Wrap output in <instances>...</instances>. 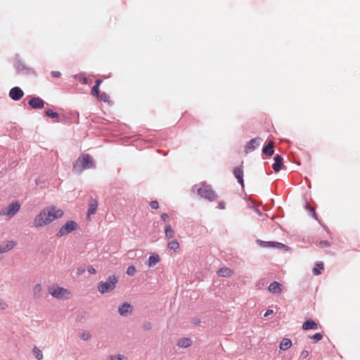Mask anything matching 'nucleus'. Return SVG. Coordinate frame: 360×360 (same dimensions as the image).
<instances>
[{
    "label": "nucleus",
    "instance_id": "obj_35",
    "mask_svg": "<svg viewBox=\"0 0 360 360\" xmlns=\"http://www.w3.org/2000/svg\"><path fill=\"white\" fill-rule=\"evenodd\" d=\"M136 272V268L134 266H129L127 269V274L129 276H134Z\"/></svg>",
    "mask_w": 360,
    "mask_h": 360
},
{
    "label": "nucleus",
    "instance_id": "obj_15",
    "mask_svg": "<svg viewBox=\"0 0 360 360\" xmlns=\"http://www.w3.org/2000/svg\"><path fill=\"white\" fill-rule=\"evenodd\" d=\"M233 174L235 177L237 179L238 182L243 187L244 186V180H243V170L242 167H236L233 169Z\"/></svg>",
    "mask_w": 360,
    "mask_h": 360
},
{
    "label": "nucleus",
    "instance_id": "obj_33",
    "mask_svg": "<svg viewBox=\"0 0 360 360\" xmlns=\"http://www.w3.org/2000/svg\"><path fill=\"white\" fill-rule=\"evenodd\" d=\"M34 353L35 354L36 358L38 360H41L43 358V354H42L41 351L40 349H37V347H34Z\"/></svg>",
    "mask_w": 360,
    "mask_h": 360
},
{
    "label": "nucleus",
    "instance_id": "obj_32",
    "mask_svg": "<svg viewBox=\"0 0 360 360\" xmlns=\"http://www.w3.org/2000/svg\"><path fill=\"white\" fill-rule=\"evenodd\" d=\"M79 337L81 339H82L83 340H89L91 335V334L87 332V331H82L80 334H79Z\"/></svg>",
    "mask_w": 360,
    "mask_h": 360
},
{
    "label": "nucleus",
    "instance_id": "obj_46",
    "mask_svg": "<svg viewBox=\"0 0 360 360\" xmlns=\"http://www.w3.org/2000/svg\"><path fill=\"white\" fill-rule=\"evenodd\" d=\"M168 218L169 215L167 213H163L161 214V219L163 221L166 222Z\"/></svg>",
    "mask_w": 360,
    "mask_h": 360
},
{
    "label": "nucleus",
    "instance_id": "obj_34",
    "mask_svg": "<svg viewBox=\"0 0 360 360\" xmlns=\"http://www.w3.org/2000/svg\"><path fill=\"white\" fill-rule=\"evenodd\" d=\"M122 356L121 354L109 355L106 360H122Z\"/></svg>",
    "mask_w": 360,
    "mask_h": 360
},
{
    "label": "nucleus",
    "instance_id": "obj_10",
    "mask_svg": "<svg viewBox=\"0 0 360 360\" xmlns=\"http://www.w3.org/2000/svg\"><path fill=\"white\" fill-rule=\"evenodd\" d=\"M132 310H133L132 306L127 302L122 303L118 307V313L121 316H123V317H127V316H129L132 313Z\"/></svg>",
    "mask_w": 360,
    "mask_h": 360
},
{
    "label": "nucleus",
    "instance_id": "obj_47",
    "mask_svg": "<svg viewBox=\"0 0 360 360\" xmlns=\"http://www.w3.org/2000/svg\"><path fill=\"white\" fill-rule=\"evenodd\" d=\"M217 207L219 209H221V210H223L225 208V203L223 202V201H220L219 203H218V206Z\"/></svg>",
    "mask_w": 360,
    "mask_h": 360
},
{
    "label": "nucleus",
    "instance_id": "obj_26",
    "mask_svg": "<svg viewBox=\"0 0 360 360\" xmlns=\"http://www.w3.org/2000/svg\"><path fill=\"white\" fill-rule=\"evenodd\" d=\"M323 269V264L322 262L316 263V266L313 269V274L314 275H319Z\"/></svg>",
    "mask_w": 360,
    "mask_h": 360
},
{
    "label": "nucleus",
    "instance_id": "obj_22",
    "mask_svg": "<svg viewBox=\"0 0 360 360\" xmlns=\"http://www.w3.org/2000/svg\"><path fill=\"white\" fill-rule=\"evenodd\" d=\"M65 291L66 290L64 288L58 287L57 288L50 292V293L53 297L60 298L63 296V294Z\"/></svg>",
    "mask_w": 360,
    "mask_h": 360
},
{
    "label": "nucleus",
    "instance_id": "obj_18",
    "mask_svg": "<svg viewBox=\"0 0 360 360\" xmlns=\"http://www.w3.org/2000/svg\"><path fill=\"white\" fill-rule=\"evenodd\" d=\"M318 328L317 323L312 319L307 320L302 325V329L304 330H316Z\"/></svg>",
    "mask_w": 360,
    "mask_h": 360
},
{
    "label": "nucleus",
    "instance_id": "obj_48",
    "mask_svg": "<svg viewBox=\"0 0 360 360\" xmlns=\"http://www.w3.org/2000/svg\"><path fill=\"white\" fill-rule=\"evenodd\" d=\"M274 313V311L272 309H267L266 311L265 312L264 316L266 317V316H269V315L272 314Z\"/></svg>",
    "mask_w": 360,
    "mask_h": 360
},
{
    "label": "nucleus",
    "instance_id": "obj_7",
    "mask_svg": "<svg viewBox=\"0 0 360 360\" xmlns=\"http://www.w3.org/2000/svg\"><path fill=\"white\" fill-rule=\"evenodd\" d=\"M257 243L262 248H272L283 250H287L288 248L285 244L276 241H263L262 240H257Z\"/></svg>",
    "mask_w": 360,
    "mask_h": 360
},
{
    "label": "nucleus",
    "instance_id": "obj_52",
    "mask_svg": "<svg viewBox=\"0 0 360 360\" xmlns=\"http://www.w3.org/2000/svg\"><path fill=\"white\" fill-rule=\"evenodd\" d=\"M323 228H324V229L326 231V232H327L328 234L330 233V231H329V229H328V228L327 226H323Z\"/></svg>",
    "mask_w": 360,
    "mask_h": 360
},
{
    "label": "nucleus",
    "instance_id": "obj_20",
    "mask_svg": "<svg viewBox=\"0 0 360 360\" xmlns=\"http://www.w3.org/2000/svg\"><path fill=\"white\" fill-rule=\"evenodd\" d=\"M160 257L157 254H152L148 259V266L149 267L155 266L160 262Z\"/></svg>",
    "mask_w": 360,
    "mask_h": 360
},
{
    "label": "nucleus",
    "instance_id": "obj_37",
    "mask_svg": "<svg viewBox=\"0 0 360 360\" xmlns=\"http://www.w3.org/2000/svg\"><path fill=\"white\" fill-rule=\"evenodd\" d=\"M150 206L152 209L157 210L159 207V203L156 200H153L150 202Z\"/></svg>",
    "mask_w": 360,
    "mask_h": 360
},
{
    "label": "nucleus",
    "instance_id": "obj_30",
    "mask_svg": "<svg viewBox=\"0 0 360 360\" xmlns=\"http://www.w3.org/2000/svg\"><path fill=\"white\" fill-rule=\"evenodd\" d=\"M306 208H307V210H309L310 214H311V217H312L313 218H314V219H316V220H319V219H318V216H317V214H316V212H315V209H314V208L311 207L309 204H307V205H306Z\"/></svg>",
    "mask_w": 360,
    "mask_h": 360
},
{
    "label": "nucleus",
    "instance_id": "obj_19",
    "mask_svg": "<svg viewBox=\"0 0 360 360\" xmlns=\"http://www.w3.org/2000/svg\"><path fill=\"white\" fill-rule=\"evenodd\" d=\"M97 207H98V202H97L96 200L91 198L89 202V208H88V211H87V215L90 216V215L94 214L97 210Z\"/></svg>",
    "mask_w": 360,
    "mask_h": 360
},
{
    "label": "nucleus",
    "instance_id": "obj_25",
    "mask_svg": "<svg viewBox=\"0 0 360 360\" xmlns=\"http://www.w3.org/2000/svg\"><path fill=\"white\" fill-rule=\"evenodd\" d=\"M167 248L171 250L176 251L179 248V243L176 240H173L167 243Z\"/></svg>",
    "mask_w": 360,
    "mask_h": 360
},
{
    "label": "nucleus",
    "instance_id": "obj_11",
    "mask_svg": "<svg viewBox=\"0 0 360 360\" xmlns=\"http://www.w3.org/2000/svg\"><path fill=\"white\" fill-rule=\"evenodd\" d=\"M44 104L45 101L40 97H32L28 101V105L33 109H41Z\"/></svg>",
    "mask_w": 360,
    "mask_h": 360
},
{
    "label": "nucleus",
    "instance_id": "obj_27",
    "mask_svg": "<svg viewBox=\"0 0 360 360\" xmlns=\"http://www.w3.org/2000/svg\"><path fill=\"white\" fill-rule=\"evenodd\" d=\"M45 115L51 118L56 119L58 118L59 114L57 112H54L51 109H48L45 111Z\"/></svg>",
    "mask_w": 360,
    "mask_h": 360
},
{
    "label": "nucleus",
    "instance_id": "obj_16",
    "mask_svg": "<svg viewBox=\"0 0 360 360\" xmlns=\"http://www.w3.org/2000/svg\"><path fill=\"white\" fill-rule=\"evenodd\" d=\"M274 142L273 141H270L267 145L263 147L262 153L267 156H271L274 153Z\"/></svg>",
    "mask_w": 360,
    "mask_h": 360
},
{
    "label": "nucleus",
    "instance_id": "obj_51",
    "mask_svg": "<svg viewBox=\"0 0 360 360\" xmlns=\"http://www.w3.org/2000/svg\"><path fill=\"white\" fill-rule=\"evenodd\" d=\"M323 228H324V229L326 231V232H327L328 234L330 233V231H329V229H328V228L327 226H323Z\"/></svg>",
    "mask_w": 360,
    "mask_h": 360
},
{
    "label": "nucleus",
    "instance_id": "obj_21",
    "mask_svg": "<svg viewBox=\"0 0 360 360\" xmlns=\"http://www.w3.org/2000/svg\"><path fill=\"white\" fill-rule=\"evenodd\" d=\"M292 346V341L289 338H283L280 343L279 348L281 350L285 351Z\"/></svg>",
    "mask_w": 360,
    "mask_h": 360
},
{
    "label": "nucleus",
    "instance_id": "obj_9",
    "mask_svg": "<svg viewBox=\"0 0 360 360\" xmlns=\"http://www.w3.org/2000/svg\"><path fill=\"white\" fill-rule=\"evenodd\" d=\"M262 139L259 137H257L251 139L247 143L245 147V151L246 153H250L255 150L261 143Z\"/></svg>",
    "mask_w": 360,
    "mask_h": 360
},
{
    "label": "nucleus",
    "instance_id": "obj_41",
    "mask_svg": "<svg viewBox=\"0 0 360 360\" xmlns=\"http://www.w3.org/2000/svg\"><path fill=\"white\" fill-rule=\"evenodd\" d=\"M85 271H86L85 266H79L77 268V274L82 275L85 272Z\"/></svg>",
    "mask_w": 360,
    "mask_h": 360
},
{
    "label": "nucleus",
    "instance_id": "obj_43",
    "mask_svg": "<svg viewBox=\"0 0 360 360\" xmlns=\"http://www.w3.org/2000/svg\"><path fill=\"white\" fill-rule=\"evenodd\" d=\"M309 356V352L307 350H303L300 354L302 359H306Z\"/></svg>",
    "mask_w": 360,
    "mask_h": 360
},
{
    "label": "nucleus",
    "instance_id": "obj_2",
    "mask_svg": "<svg viewBox=\"0 0 360 360\" xmlns=\"http://www.w3.org/2000/svg\"><path fill=\"white\" fill-rule=\"evenodd\" d=\"M95 167V162L89 154L79 156L73 165L72 172L81 174L84 170Z\"/></svg>",
    "mask_w": 360,
    "mask_h": 360
},
{
    "label": "nucleus",
    "instance_id": "obj_24",
    "mask_svg": "<svg viewBox=\"0 0 360 360\" xmlns=\"http://www.w3.org/2000/svg\"><path fill=\"white\" fill-rule=\"evenodd\" d=\"M217 274L223 277L229 276L231 274V270L226 267L221 268L217 271Z\"/></svg>",
    "mask_w": 360,
    "mask_h": 360
},
{
    "label": "nucleus",
    "instance_id": "obj_49",
    "mask_svg": "<svg viewBox=\"0 0 360 360\" xmlns=\"http://www.w3.org/2000/svg\"><path fill=\"white\" fill-rule=\"evenodd\" d=\"M101 83H102V80L101 79H97V80H96L95 85H97L98 86H100Z\"/></svg>",
    "mask_w": 360,
    "mask_h": 360
},
{
    "label": "nucleus",
    "instance_id": "obj_8",
    "mask_svg": "<svg viewBox=\"0 0 360 360\" xmlns=\"http://www.w3.org/2000/svg\"><path fill=\"white\" fill-rule=\"evenodd\" d=\"M14 68L18 73L21 74H30L33 72V70L27 67L20 59L16 58L14 62Z\"/></svg>",
    "mask_w": 360,
    "mask_h": 360
},
{
    "label": "nucleus",
    "instance_id": "obj_31",
    "mask_svg": "<svg viewBox=\"0 0 360 360\" xmlns=\"http://www.w3.org/2000/svg\"><path fill=\"white\" fill-rule=\"evenodd\" d=\"M91 94L95 97H98L100 95L99 86L94 85L91 89Z\"/></svg>",
    "mask_w": 360,
    "mask_h": 360
},
{
    "label": "nucleus",
    "instance_id": "obj_29",
    "mask_svg": "<svg viewBox=\"0 0 360 360\" xmlns=\"http://www.w3.org/2000/svg\"><path fill=\"white\" fill-rule=\"evenodd\" d=\"M96 98H98L100 101H103L104 102H108L110 100V96L105 92L100 94L99 96Z\"/></svg>",
    "mask_w": 360,
    "mask_h": 360
},
{
    "label": "nucleus",
    "instance_id": "obj_1",
    "mask_svg": "<svg viewBox=\"0 0 360 360\" xmlns=\"http://www.w3.org/2000/svg\"><path fill=\"white\" fill-rule=\"evenodd\" d=\"M63 215V211L60 209H56L54 206L46 207L36 216L34 221V226L37 228L44 226L60 218Z\"/></svg>",
    "mask_w": 360,
    "mask_h": 360
},
{
    "label": "nucleus",
    "instance_id": "obj_42",
    "mask_svg": "<svg viewBox=\"0 0 360 360\" xmlns=\"http://www.w3.org/2000/svg\"><path fill=\"white\" fill-rule=\"evenodd\" d=\"M87 271L90 274H95L96 273V270L93 266H89L87 268Z\"/></svg>",
    "mask_w": 360,
    "mask_h": 360
},
{
    "label": "nucleus",
    "instance_id": "obj_6",
    "mask_svg": "<svg viewBox=\"0 0 360 360\" xmlns=\"http://www.w3.org/2000/svg\"><path fill=\"white\" fill-rule=\"evenodd\" d=\"M20 205L18 201L12 202L4 210L1 212V214L7 215L8 217L14 216L20 210Z\"/></svg>",
    "mask_w": 360,
    "mask_h": 360
},
{
    "label": "nucleus",
    "instance_id": "obj_50",
    "mask_svg": "<svg viewBox=\"0 0 360 360\" xmlns=\"http://www.w3.org/2000/svg\"><path fill=\"white\" fill-rule=\"evenodd\" d=\"M255 211L258 214V215H262V212L258 208H255Z\"/></svg>",
    "mask_w": 360,
    "mask_h": 360
},
{
    "label": "nucleus",
    "instance_id": "obj_5",
    "mask_svg": "<svg viewBox=\"0 0 360 360\" xmlns=\"http://www.w3.org/2000/svg\"><path fill=\"white\" fill-rule=\"evenodd\" d=\"M77 227L78 225L75 221L69 220L60 228L59 231L56 233V236L58 238H61L63 236H67L72 233L73 231L76 230Z\"/></svg>",
    "mask_w": 360,
    "mask_h": 360
},
{
    "label": "nucleus",
    "instance_id": "obj_36",
    "mask_svg": "<svg viewBox=\"0 0 360 360\" xmlns=\"http://www.w3.org/2000/svg\"><path fill=\"white\" fill-rule=\"evenodd\" d=\"M311 338L313 339L314 340L318 342L323 338V334L321 333H316L314 335H312L311 337Z\"/></svg>",
    "mask_w": 360,
    "mask_h": 360
},
{
    "label": "nucleus",
    "instance_id": "obj_45",
    "mask_svg": "<svg viewBox=\"0 0 360 360\" xmlns=\"http://www.w3.org/2000/svg\"><path fill=\"white\" fill-rule=\"evenodd\" d=\"M51 74L53 77L58 78L61 76V73L59 71H52Z\"/></svg>",
    "mask_w": 360,
    "mask_h": 360
},
{
    "label": "nucleus",
    "instance_id": "obj_12",
    "mask_svg": "<svg viewBox=\"0 0 360 360\" xmlns=\"http://www.w3.org/2000/svg\"><path fill=\"white\" fill-rule=\"evenodd\" d=\"M23 96V91L18 86L13 87L9 91V96L15 101H19Z\"/></svg>",
    "mask_w": 360,
    "mask_h": 360
},
{
    "label": "nucleus",
    "instance_id": "obj_40",
    "mask_svg": "<svg viewBox=\"0 0 360 360\" xmlns=\"http://www.w3.org/2000/svg\"><path fill=\"white\" fill-rule=\"evenodd\" d=\"M143 328L145 330H149L152 328V324L150 322H145L143 325Z\"/></svg>",
    "mask_w": 360,
    "mask_h": 360
},
{
    "label": "nucleus",
    "instance_id": "obj_3",
    "mask_svg": "<svg viewBox=\"0 0 360 360\" xmlns=\"http://www.w3.org/2000/svg\"><path fill=\"white\" fill-rule=\"evenodd\" d=\"M193 191L195 190L198 192V194L209 201L214 200L217 195L216 193L212 189L211 186L207 185L205 183H201L200 184H195L192 188Z\"/></svg>",
    "mask_w": 360,
    "mask_h": 360
},
{
    "label": "nucleus",
    "instance_id": "obj_38",
    "mask_svg": "<svg viewBox=\"0 0 360 360\" xmlns=\"http://www.w3.org/2000/svg\"><path fill=\"white\" fill-rule=\"evenodd\" d=\"M330 243L328 242V240H321L319 243V246L321 248L330 247Z\"/></svg>",
    "mask_w": 360,
    "mask_h": 360
},
{
    "label": "nucleus",
    "instance_id": "obj_17",
    "mask_svg": "<svg viewBox=\"0 0 360 360\" xmlns=\"http://www.w3.org/2000/svg\"><path fill=\"white\" fill-rule=\"evenodd\" d=\"M192 345V340L189 338H180L176 343V345L180 348H188Z\"/></svg>",
    "mask_w": 360,
    "mask_h": 360
},
{
    "label": "nucleus",
    "instance_id": "obj_14",
    "mask_svg": "<svg viewBox=\"0 0 360 360\" xmlns=\"http://www.w3.org/2000/svg\"><path fill=\"white\" fill-rule=\"evenodd\" d=\"M274 163L272 165L273 169L274 172H278L283 166V157L281 155L276 154L274 156Z\"/></svg>",
    "mask_w": 360,
    "mask_h": 360
},
{
    "label": "nucleus",
    "instance_id": "obj_53",
    "mask_svg": "<svg viewBox=\"0 0 360 360\" xmlns=\"http://www.w3.org/2000/svg\"><path fill=\"white\" fill-rule=\"evenodd\" d=\"M4 304L2 302V301L0 300V309H4Z\"/></svg>",
    "mask_w": 360,
    "mask_h": 360
},
{
    "label": "nucleus",
    "instance_id": "obj_28",
    "mask_svg": "<svg viewBox=\"0 0 360 360\" xmlns=\"http://www.w3.org/2000/svg\"><path fill=\"white\" fill-rule=\"evenodd\" d=\"M75 77L83 84H88L89 83V79L82 74L75 75Z\"/></svg>",
    "mask_w": 360,
    "mask_h": 360
},
{
    "label": "nucleus",
    "instance_id": "obj_44",
    "mask_svg": "<svg viewBox=\"0 0 360 360\" xmlns=\"http://www.w3.org/2000/svg\"><path fill=\"white\" fill-rule=\"evenodd\" d=\"M191 323L194 325H198L200 323V319L198 317H194L192 319Z\"/></svg>",
    "mask_w": 360,
    "mask_h": 360
},
{
    "label": "nucleus",
    "instance_id": "obj_4",
    "mask_svg": "<svg viewBox=\"0 0 360 360\" xmlns=\"http://www.w3.org/2000/svg\"><path fill=\"white\" fill-rule=\"evenodd\" d=\"M118 282V277L115 275L110 276L105 281H100L98 283V290L101 294H105L112 291Z\"/></svg>",
    "mask_w": 360,
    "mask_h": 360
},
{
    "label": "nucleus",
    "instance_id": "obj_39",
    "mask_svg": "<svg viewBox=\"0 0 360 360\" xmlns=\"http://www.w3.org/2000/svg\"><path fill=\"white\" fill-rule=\"evenodd\" d=\"M41 290V286L40 284H37L34 288V295H37Z\"/></svg>",
    "mask_w": 360,
    "mask_h": 360
},
{
    "label": "nucleus",
    "instance_id": "obj_23",
    "mask_svg": "<svg viewBox=\"0 0 360 360\" xmlns=\"http://www.w3.org/2000/svg\"><path fill=\"white\" fill-rule=\"evenodd\" d=\"M165 233L167 238H173L174 237V231L169 224L165 226Z\"/></svg>",
    "mask_w": 360,
    "mask_h": 360
},
{
    "label": "nucleus",
    "instance_id": "obj_13",
    "mask_svg": "<svg viewBox=\"0 0 360 360\" xmlns=\"http://www.w3.org/2000/svg\"><path fill=\"white\" fill-rule=\"evenodd\" d=\"M283 285L277 281L272 282L268 287V290L273 294H280L283 291Z\"/></svg>",
    "mask_w": 360,
    "mask_h": 360
}]
</instances>
